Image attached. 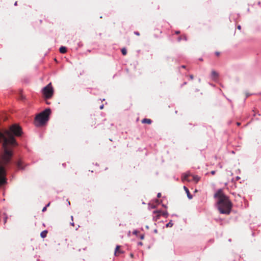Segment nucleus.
Instances as JSON below:
<instances>
[{
    "instance_id": "1",
    "label": "nucleus",
    "mask_w": 261,
    "mask_h": 261,
    "mask_svg": "<svg viewBox=\"0 0 261 261\" xmlns=\"http://www.w3.org/2000/svg\"><path fill=\"white\" fill-rule=\"evenodd\" d=\"M21 128L14 124L10 128V130H6L4 133L0 132V142L3 141L4 153L0 162V186L6 183V173L4 166L9 163L12 156L11 147L16 146L17 143L13 136H20L21 135Z\"/></svg>"
},
{
    "instance_id": "2",
    "label": "nucleus",
    "mask_w": 261,
    "mask_h": 261,
    "mask_svg": "<svg viewBox=\"0 0 261 261\" xmlns=\"http://www.w3.org/2000/svg\"><path fill=\"white\" fill-rule=\"evenodd\" d=\"M214 197L217 199V204L220 213L229 214L232 204L228 196L224 194L223 190L219 189L215 194Z\"/></svg>"
},
{
    "instance_id": "3",
    "label": "nucleus",
    "mask_w": 261,
    "mask_h": 261,
    "mask_svg": "<svg viewBox=\"0 0 261 261\" xmlns=\"http://www.w3.org/2000/svg\"><path fill=\"white\" fill-rule=\"evenodd\" d=\"M51 113L50 109H46L42 112L37 115L35 119V124L36 126H40L44 124L49 119Z\"/></svg>"
},
{
    "instance_id": "4",
    "label": "nucleus",
    "mask_w": 261,
    "mask_h": 261,
    "mask_svg": "<svg viewBox=\"0 0 261 261\" xmlns=\"http://www.w3.org/2000/svg\"><path fill=\"white\" fill-rule=\"evenodd\" d=\"M42 93L46 99L50 98L54 94V89L51 84H48L42 89Z\"/></svg>"
},
{
    "instance_id": "5",
    "label": "nucleus",
    "mask_w": 261,
    "mask_h": 261,
    "mask_svg": "<svg viewBox=\"0 0 261 261\" xmlns=\"http://www.w3.org/2000/svg\"><path fill=\"white\" fill-rule=\"evenodd\" d=\"M162 211H154L153 212V219L155 221L159 220L161 216Z\"/></svg>"
},
{
    "instance_id": "6",
    "label": "nucleus",
    "mask_w": 261,
    "mask_h": 261,
    "mask_svg": "<svg viewBox=\"0 0 261 261\" xmlns=\"http://www.w3.org/2000/svg\"><path fill=\"white\" fill-rule=\"evenodd\" d=\"M211 77L213 80L216 81L218 79L219 73L215 70H212L211 74Z\"/></svg>"
},
{
    "instance_id": "7",
    "label": "nucleus",
    "mask_w": 261,
    "mask_h": 261,
    "mask_svg": "<svg viewBox=\"0 0 261 261\" xmlns=\"http://www.w3.org/2000/svg\"><path fill=\"white\" fill-rule=\"evenodd\" d=\"M184 189L185 190V191H186L187 194V196L188 197V198L191 199L192 198V195L190 194V191L189 190V189H188V188H187L186 186H184Z\"/></svg>"
},
{
    "instance_id": "8",
    "label": "nucleus",
    "mask_w": 261,
    "mask_h": 261,
    "mask_svg": "<svg viewBox=\"0 0 261 261\" xmlns=\"http://www.w3.org/2000/svg\"><path fill=\"white\" fill-rule=\"evenodd\" d=\"M120 246H117L115 251V255H118L119 254L122 253V251L120 250Z\"/></svg>"
},
{
    "instance_id": "9",
    "label": "nucleus",
    "mask_w": 261,
    "mask_h": 261,
    "mask_svg": "<svg viewBox=\"0 0 261 261\" xmlns=\"http://www.w3.org/2000/svg\"><path fill=\"white\" fill-rule=\"evenodd\" d=\"M22 164L23 163L21 160L18 161L16 164L17 168L19 169H23V167L22 166Z\"/></svg>"
},
{
    "instance_id": "10",
    "label": "nucleus",
    "mask_w": 261,
    "mask_h": 261,
    "mask_svg": "<svg viewBox=\"0 0 261 261\" xmlns=\"http://www.w3.org/2000/svg\"><path fill=\"white\" fill-rule=\"evenodd\" d=\"M141 122L142 123H147L149 124L151 123L152 121L150 119L144 118L142 120Z\"/></svg>"
},
{
    "instance_id": "11",
    "label": "nucleus",
    "mask_w": 261,
    "mask_h": 261,
    "mask_svg": "<svg viewBox=\"0 0 261 261\" xmlns=\"http://www.w3.org/2000/svg\"><path fill=\"white\" fill-rule=\"evenodd\" d=\"M60 52L62 54H65L67 51V49L64 46H61L59 49Z\"/></svg>"
},
{
    "instance_id": "12",
    "label": "nucleus",
    "mask_w": 261,
    "mask_h": 261,
    "mask_svg": "<svg viewBox=\"0 0 261 261\" xmlns=\"http://www.w3.org/2000/svg\"><path fill=\"white\" fill-rule=\"evenodd\" d=\"M47 233V230H44V231H42L41 232L40 236L42 238H45L46 237Z\"/></svg>"
},
{
    "instance_id": "13",
    "label": "nucleus",
    "mask_w": 261,
    "mask_h": 261,
    "mask_svg": "<svg viewBox=\"0 0 261 261\" xmlns=\"http://www.w3.org/2000/svg\"><path fill=\"white\" fill-rule=\"evenodd\" d=\"M181 40H187V37L185 35L180 36L178 37L177 41L180 42Z\"/></svg>"
},
{
    "instance_id": "14",
    "label": "nucleus",
    "mask_w": 261,
    "mask_h": 261,
    "mask_svg": "<svg viewBox=\"0 0 261 261\" xmlns=\"http://www.w3.org/2000/svg\"><path fill=\"white\" fill-rule=\"evenodd\" d=\"M200 178L198 176H192V180H194L195 182H198Z\"/></svg>"
},
{
    "instance_id": "15",
    "label": "nucleus",
    "mask_w": 261,
    "mask_h": 261,
    "mask_svg": "<svg viewBox=\"0 0 261 261\" xmlns=\"http://www.w3.org/2000/svg\"><path fill=\"white\" fill-rule=\"evenodd\" d=\"M190 176V175L189 174H185L183 177H182V180H187V181H190L191 180L190 179H189V177Z\"/></svg>"
},
{
    "instance_id": "16",
    "label": "nucleus",
    "mask_w": 261,
    "mask_h": 261,
    "mask_svg": "<svg viewBox=\"0 0 261 261\" xmlns=\"http://www.w3.org/2000/svg\"><path fill=\"white\" fill-rule=\"evenodd\" d=\"M121 53H122L123 55L125 56L126 55V54H127L126 49L125 48H122Z\"/></svg>"
},
{
    "instance_id": "17",
    "label": "nucleus",
    "mask_w": 261,
    "mask_h": 261,
    "mask_svg": "<svg viewBox=\"0 0 261 261\" xmlns=\"http://www.w3.org/2000/svg\"><path fill=\"white\" fill-rule=\"evenodd\" d=\"M161 216H164V217L165 218H167V216H168V213L167 212H163V211H162V213H161Z\"/></svg>"
},
{
    "instance_id": "18",
    "label": "nucleus",
    "mask_w": 261,
    "mask_h": 261,
    "mask_svg": "<svg viewBox=\"0 0 261 261\" xmlns=\"http://www.w3.org/2000/svg\"><path fill=\"white\" fill-rule=\"evenodd\" d=\"M215 54L216 56L219 57L220 55V53L219 51H216Z\"/></svg>"
},
{
    "instance_id": "19",
    "label": "nucleus",
    "mask_w": 261,
    "mask_h": 261,
    "mask_svg": "<svg viewBox=\"0 0 261 261\" xmlns=\"http://www.w3.org/2000/svg\"><path fill=\"white\" fill-rule=\"evenodd\" d=\"M189 77H190V80H192L194 79V76H193V75L191 74L189 75Z\"/></svg>"
},
{
    "instance_id": "20",
    "label": "nucleus",
    "mask_w": 261,
    "mask_h": 261,
    "mask_svg": "<svg viewBox=\"0 0 261 261\" xmlns=\"http://www.w3.org/2000/svg\"><path fill=\"white\" fill-rule=\"evenodd\" d=\"M134 34L137 36H140V33L138 32H135Z\"/></svg>"
},
{
    "instance_id": "21",
    "label": "nucleus",
    "mask_w": 261,
    "mask_h": 261,
    "mask_svg": "<svg viewBox=\"0 0 261 261\" xmlns=\"http://www.w3.org/2000/svg\"><path fill=\"white\" fill-rule=\"evenodd\" d=\"M46 208H47L46 206L44 207L43 208L42 211L43 212H45L46 210Z\"/></svg>"
},
{
    "instance_id": "22",
    "label": "nucleus",
    "mask_w": 261,
    "mask_h": 261,
    "mask_svg": "<svg viewBox=\"0 0 261 261\" xmlns=\"http://www.w3.org/2000/svg\"><path fill=\"white\" fill-rule=\"evenodd\" d=\"M216 173V171H212L211 172V173L212 174V175H214Z\"/></svg>"
},
{
    "instance_id": "23",
    "label": "nucleus",
    "mask_w": 261,
    "mask_h": 261,
    "mask_svg": "<svg viewBox=\"0 0 261 261\" xmlns=\"http://www.w3.org/2000/svg\"><path fill=\"white\" fill-rule=\"evenodd\" d=\"M161 194L160 193H159L158 194V195H157V197H158V198H160V197H161Z\"/></svg>"
},
{
    "instance_id": "24",
    "label": "nucleus",
    "mask_w": 261,
    "mask_h": 261,
    "mask_svg": "<svg viewBox=\"0 0 261 261\" xmlns=\"http://www.w3.org/2000/svg\"><path fill=\"white\" fill-rule=\"evenodd\" d=\"M237 28H238V29H239V30H241V25H238Z\"/></svg>"
},
{
    "instance_id": "25",
    "label": "nucleus",
    "mask_w": 261,
    "mask_h": 261,
    "mask_svg": "<svg viewBox=\"0 0 261 261\" xmlns=\"http://www.w3.org/2000/svg\"><path fill=\"white\" fill-rule=\"evenodd\" d=\"M179 33H180V31H177L175 32V34L177 35L179 34Z\"/></svg>"
},
{
    "instance_id": "26",
    "label": "nucleus",
    "mask_w": 261,
    "mask_h": 261,
    "mask_svg": "<svg viewBox=\"0 0 261 261\" xmlns=\"http://www.w3.org/2000/svg\"><path fill=\"white\" fill-rule=\"evenodd\" d=\"M103 108V105H102L100 107V109H102Z\"/></svg>"
},
{
    "instance_id": "27",
    "label": "nucleus",
    "mask_w": 261,
    "mask_h": 261,
    "mask_svg": "<svg viewBox=\"0 0 261 261\" xmlns=\"http://www.w3.org/2000/svg\"><path fill=\"white\" fill-rule=\"evenodd\" d=\"M140 238H141V239L143 240L144 239V236H141Z\"/></svg>"
},
{
    "instance_id": "28",
    "label": "nucleus",
    "mask_w": 261,
    "mask_h": 261,
    "mask_svg": "<svg viewBox=\"0 0 261 261\" xmlns=\"http://www.w3.org/2000/svg\"><path fill=\"white\" fill-rule=\"evenodd\" d=\"M181 67L183 68H185L186 66L185 65H182V66H181Z\"/></svg>"
},
{
    "instance_id": "29",
    "label": "nucleus",
    "mask_w": 261,
    "mask_h": 261,
    "mask_svg": "<svg viewBox=\"0 0 261 261\" xmlns=\"http://www.w3.org/2000/svg\"><path fill=\"white\" fill-rule=\"evenodd\" d=\"M170 223H168V224H167V226H169L170 225Z\"/></svg>"
},
{
    "instance_id": "30",
    "label": "nucleus",
    "mask_w": 261,
    "mask_h": 261,
    "mask_svg": "<svg viewBox=\"0 0 261 261\" xmlns=\"http://www.w3.org/2000/svg\"><path fill=\"white\" fill-rule=\"evenodd\" d=\"M49 204H50V203H48L47 204V205L46 206V207H47V206H48L49 205Z\"/></svg>"
},
{
    "instance_id": "31",
    "label": "nucleus",
    "mask_w": 261,
    "mask_h": 261,
    "mask_svg": "<svg viewBox=\"0 0 261 261\" xmlns=\"http://www.w3.org/2000/svg\"><path fill=\"white\" fill-rule=\"evenodd\" d=\"M71 224L72 226H74V223L72 222V223H71Z\"/></svg>"
},
{
    "instance_id": "32",
    "label": "nucleus",
    "mask_w": 261,
    "mask_h": 261,
    "mask_svg": "<svg viewBox=\"0 0 261 261\" xmlns=\"http://www.w3.org/2000/svg\"><path fill=\"white\" fill-rule=\"evenodd\" d=\"M237 125H240V123H239V122H238V123H237Z\"/></svg>"
},
{
    "instance_id": "33",
    "label": "nucleus",
    "mask_w": 261,
    "mask_h": 261,
    "mask_svg": "<svg viewBox=\"0 0 261 261\" xmlns=\"http://www.w3.org/2000/svg\"><path fill=\"white\" fill-rule=\"evenodd\" d=\"M184 85H186V84H187V82H185V83H184Z\"/></svg>"
},
{
    "instance_id": "34",
    "label": "nucleus",
    "mask_w": 261,
    "mask_h": 261,
    "mask_svg": "<svg viewBox=\"0 0 261 261\" xmlns=\"http://www.w3.org/2000/svg\"><path fill=\"white\" fill-rule=\"evenodd\" d=\"M130 256H131L132 257H133V254H130Z\"/></svg>"
},
{
    "instance_id": "35",
    "label": "nucleus",
    "mask_w": 261,
    "mask_h": 261,
    "mask_svg": "<svg viewBox=\"0 0 261 261\" xmlns=\"http://www.w3.org/2000/svg\"><path fill=\"white\" fill-rule=\"evenodd\" d=\"M15 5H16V6L17 5V2H15Z\"/></svg>"
},
{
    "instance_id": "36",
    "label": "nucleus",
    "mask_w": 261,
    "mask_h": 261,
    "mask_svg": "<svg viewBox=\"0 0 261 261\" xmlns=\"http://www.w3.org/2000/svg\"><path fill=\"white\" fill-rule=\"evenodd\" d=\"M40 23H42V20H40Z\"/></svg>"
},
{
    "instance_id": "37",
    "label": "nucleus",
    "mask_w": 261,
    "mask_h": 261,
    "mask_svg": "<svg viewBox=\"0 0 261 261\" xmlns=\"http://www.w3.org/2000/svg\"><path fill=\"white\" fill-rule=\"evenodd\" d=\"M71 219L73 221V217L72 216H71Z\"/></svg>"
}]
</instances>
